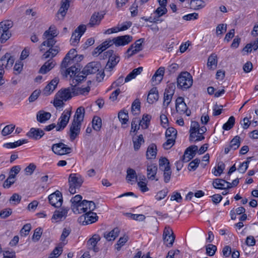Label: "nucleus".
Here are the masks:
<instances>
[{"mask_svg":"<svg viewBox=\"0 0 258 258\" xmlns=\"http://www.w3.org/2000/svg\"><path fill=\"white\" fill-rule=\"evenodd\" d=\"M59 33L56 27L54 25L50 26L49 29L45 31L43 34V38L46 39L39 46V50L44 53L42 59L52 58L58 53L59 49L58 46H54L56 41L54 37Z\"/></svg>","mask_w":258,"mask_h":258,"instance_id":"f257e3e1","label":"nucleus"},{"mask_svg":"<svg viewBox=\"0 0 258 258\" xmlns=\"http://www.w3.org/2000/svg\"><path fill=\"white\" fill-rule=\"evenodd\" d=\"M126 179L128 183L133 184L137 181L138 186L141 191L145 192V176L144 175L138 174L137 175L136 171L131 168H128L126 171Z\"/></svg>","mask_w":258,"mask_h":258,"instance_id":"f03ea898","label":"nucleus"},{"mask_svg":"<svg viewBox=\"0 0 258 258\" xmlns=\"http://www.w3.org/2000/svg\"><path fill=\"white\" fill-rule=\"evenodd\" d=\"M73 97L71 88L68 87L60 90L55 95L53 105L56 108L62 107L64 101L71 99Z\"/></svg>","mask_w":258,"mask_h":258,"instance_id":"7ed1b4c3","label":"nucleus"},{"mask_svg":"<svg viewBox=\"0 0 258 258\" xmlns=\"http://www.w3.org/2000/svg\"><path fill=\"white\" fill-rule=\"evenodd\" d=\"M14 61V58L9 53H6L0 59V86L5 83V80L3 79V75L5 73L4 68L7 69L11 68Z\"/></svg>","mask_w":258,"mask_h":258,"instance_id":"20e7f679","label":"nucleus"},{"mask_svg":"<svg viewBox=\"0 0 258 258\" xmlns=\"http://www.w3.org/2000/svg\"><path fill=\"white\" fill-rule=\"evenodd\" d=\"M192 83V77L189 73L186 71L181 72L177 77V86L183 90L189 88Z\"/></svg>","mask_w":258,"mask_h":258,"instance_id":"39448f33","label":"nucleus"},{"mask_svg":"<svg viewBox=\"0 0 258 258\" xmlns=\"http://www.w3.org/2000/svg\"><path fill=\"white\" fill-rule=\"evenodd\" d=\"M96 208L95 204L93 201L83 200L77 206L72 208L75 214L87 213L88 212L94 211Z\"/></svg>","mask_w":258,"mask_h":258,"instance_id":"423d86ee","label":"nucleus"},{"mask_svg":"<svg viewBox=\"0 0 258 258\" xmlns=\"http://www.w3.org/2000/svg\"><path fill=\"white\" fill-rule=\"evenodd\" d=\"M69 191L73 195L76 192V189H78L81 186L83 180L79 174L72 173L69 176Z\"/></svg>","mask_w":258,"mask_h":258,"instance_id":"0eeeda50","label":"nucleus"},{"mask_svg":"<svg viewBox=\"0 0 258 258\" xmlns=\"http://www.w3.org/2000/svg\"><path fill=\"white\" fill-rule=\"evenodd\" d=\"M13 22L7 20L0 23V40L1 43L5 42L11 36L9 29L13 26Z\"/></svg>","mask_w":258,"mask_h":258,"instance_id":"6e6552de","label":"nucleus"},{"mask_svg":"<svg viewBox=\"0 0 258 258\" xmlns=\"http://www.w3.org/2000/svg\"><path fill=\"white\" fill-rule=\"evenodd\" d=\"M72 114L71 108L65 109L58 118L56 131L57 132L63 130L69 123Z\"/></svg>","mask_w":258,"mask_h":258,"instance_id":"1a4fd4ad","label":"nucleus"},{"mask_svg":"<svg viewBox=\"0 0 258 258\" xmlns=\"http://www.w3.org/2000/svg\"><path fill=\"white\" fill-rule=\"evenodd\" d=\"M113 50H109L105 52L106 57L108 56V61L105 67L106 71H111L119 61L118 56L113 54Z\"/></svg>","mask_w":258,"mask_h":258,"instance_id":"9d476101","label":"nucleus"},{"mask_svg":"<svg viewBox=\"0 0 258 258\" xmlns=\"http://www.w3.org/2000/svg\"><path fill=\"white\" fill-rule=\"evenodd\" d=\"M51 150L53 153L58 155H63L72 152V149L62 143L52 145Z\"/></svg>","mask_w":258,"mask_h":258,"instance_id":"9b49d317","label":"nucleus"},{"mask_svg":"<svg viewBox=\"0 0 258 258\" xmlns=\"http://www.w3.org/2000/svg\"><path fill=\"white\" fill-rule=\"evenodd\" d=\"M49 203L55 208L60 207L63 202L62 194L57 190L53 193L50 194L48 197Z\"/></svg>","mask_w":258,"mask_h":258,"instance_id":"f8f14e48","label":"nucleus"},{"mask_svg":"<svg viewBox=\"0 0 258 258\" xmlns=\"http://www.w3.org/2000/svg\"><path fill=\"white\" fill-rule=\"evenodd\" d=\"M144 40L143 38L140 39L132 44L126 50L125 57L129 58L141 51L143 48L142 44Z\"/></svg>","mask_w":258,"mask_h":258,"instance_id":"ddd939ff","label":"nucleus"},{"mask_svg":"<svg viewBox=\"0 0 258 258\" xmlns=\"http://www.w3.org/2000/svg\"><path fill=\"white\" fill-rule=\"evenodd\" d=\"M86 30V26L81 25L78 27L73 33L71 38L72 45H76L80 41V39Z\"/></svg>","mask_w":258,"mask_h":258,"instance_id":"4468645a","label":"nucleus"},{"mask_svg":"<svg viewBox=\"0 0 258 258\" xmlns=\"http://www.w3.org/2000/svg\"><path fill=\"white\" fill-rule=\"evenodd\" d=\"M163 238L164 244L168 247H171L173 245L175 237L171 229L169 227H165Z\"/></svg>","mask_w":258,"mask_h":258,"instance_id":"2eb2a0df","label":"nucleus"},{"mask_svg":"<svg viewBox=\"0 0 258 258\" xmlns=\"http://www.w3.org/2000/svg\"><path fill=\"white\" fill-rule=\"evenodd\" d=\"M175 108L176 111L180 114L185 113L187 116H189L190 114V111L187 110V107L184 101V98L182 97H178L176 99Z\"/></svg>","mask_w":258,"mask_h":258,"instance_id":"dca6fc26","label":"nucleus"},{"mask_svg":"<svg viewBox=\"0 0 258 258\" xmlns=\"http://www.w3.org/2000/svg\"><path fill=\"white\" fill-rule=\"evenodd\" d=\"M101 65L99 62L92 61L87 64L83 70V74L86 76L95 74L100 69Z\"/></svg>","mask_w":258,"mask_h":258,"instance_id":"f3484780","label":"nucleus"},{"mask_svg":"<svg viewBox=\"0 0 258 258\" xmlns=\"http://www.w3.org/2000/svg\"><path fill=\"white\" fill-rule=\"evenodd\" d=\"M81 125V123L72 121L69 133L71 141H74L80 134Z\"/></svg>","mask_w":258,"mask_h":258,"instance_id":"a211bd4d","label":"nucleus"},{"mask_svg":"<svg viewBox=\"0 0 258 258\" xmlns=\"http://www.w3.org/2000/svg\"><path fill=\"white\" fill-rule=\"evenodd\" d=\"M98 216H97L96 213L91 212H88L87 213H85L83 216H82L80 218V222H82V220L84 219V221H82V224L84 225H88L92 224L98 220Z\"/></svg>","mask_w":258,"mask_h":258,"instance_id":"6ab92c4d","label":"nucleus"},{"mask_svg":"<svg viewBox=\"0 0 258 258\" xmlns=\"http://www.w3.org/2000/svg\"><path fill=\"white\" fill-rule=\"evenodd\" d=\"M198 151V146L196 145L190 146L185 151L184 155L182 157V161L187 162L192 159L196 155V153Z\"/></svg>","mask_w":258,"mask_h":258,"instance_id":"aec40b11","label":"nucleus"},{"mask_svg":"<svg viewBox=\"0 0 258 258\" xmlns=\"http://www.w3.org/2000/svg\"><path fill=\"white\" fill-rule=\"evenodd\" d=\"M132 39V36L125 35L114 38L113 39V43H114L116 46H124L131 42Z\"/></svg>","mask_w":258,"mask_h":258,"instance_id":"412c9836","label":"nucleus"},{"mask_svg":"<svg viewBox=\"0 0 258 258\" xmlns=\"http://www.w3.org/2000/svg\"><path fill=\"white\" fill-rule=\"evenodd\" d=\"M165 68L160 67L155 73L151 79V83L153 86L158 85L162 80L164 74Z\"/></svg>","mask_w":258,"mask_h":258,"instance_id":"4be33fe9","label":"nucleus"},{"mask_svg":"<svg viewBox=\"0 0 258 258\" xmlns=\"http://www.w3.org/2000/svg\"><path fill=\"white\" fill-rule=\"evenodd\" d=\"M144 125H145V114L143 115L142 120L138 118H134L131 123V132L137 131L141 126L143 128Z\"/></svg>","mask_w":258,"mask_h":258,"instance_id":"5701e85b","label":"nucleus"},{"mask_svg":"<svg viewBox=\"0 0 258 258\" xmlns=\"http://www.w3.org/2000/svg\"><path fill=\"white\" fill-rule=\"evenodd\" d=\"M213 185L215 188L227 189L231 187V183L223 179L217 178L213 182Z\"/></svg>","mask_w":258,"mask_h":258,"instance_id":"b1692460","label":"nucleus"},{"mask_svg":"<svg viewBox=\"0 0 258 258\" xmlns=\"http://www.w3.org/2000/svg\"><path fill=\"white\" fill-rule=\"evenodd\" d=\"M159 98L158 90L156 87H154L149 90L146 100L149 104H152L156 102Z\"/></svg>","mask_w":258,"mask_h":258,"instance_id":"393cba45","label":"nucleus"},{"mask_svg":"<svg viewBox=\"0 0 258 258\" xmlns=\"http://www.w3.org/2000/svg\"><path fill=\"white\" fill-rule=\"evenodd\" d=\"M100 237L98 234H94L91 238L87 241L88 248L90 250H92L94 252H98L99 248L97 247L96 245L98 241L100 240Z\"/></svg>","mask_w":258,"mask_h":258,"instance_id":"a878e982","label":"nucleus"},{"mask_svg":"<svg viewBox=\"0 0 258 258\" xmlns=\"http://www.w3.org/2000/svg\"><path fill=\"white\" fill-rule=\"evenodd\" d=\"M44 135V131L40 128H31L30 131L27 134L29 138L34 140H39Z\"/></svg>","mask_w":258,"mask_h":258,"instance_id":"bb28decb","label":"nucleus"},{"mask_svg":"<svg viewBox=\"0 0 258 258\" xmlns=\"http://www.w3.org/2000/svg\"><path fill=\"white\" fill-rule=\"evenodd\" d=\"M59 82V79L57 78H54L43 90L44 94L46 95H50L55 89L57 85Z\"/></svg>","mask_w":258,"mask_h":258,"instance_id":"cd10ccee","label":"nucleus"},{"mask_svg":"<svg viewBox=\"0 0 258 258\" xmlns=\"http://www.w3.org/2000/svg\"><path fill=\"white\" fill-rule=\"evenodd\" d=\"M157 154V146L154 143L149 145L146 150V158L148 159H154L156 158Z\"/></svg>","mask_w":258,"mask_h":258,"instance_id":"c85d7f7f","label":"nucleus"},{"mask_svg":"<svg viewBox=\"0 0 258 258\" xmlns=\"http://www.w3.org/2000/svg\"><path fill=\"white\" fill-rule=\"evenodd\" d=\"M103 18V15L99 13H94L90 18V22L88 24V26L92 27L95 25H98Z\"/></svg>","mask_w":258,"mask_h":258,"instance_id":"c756f323","label":"nucleus"},{"mask_svg":"<svg viewBox=\"0 0 258 258\" xmlns=\"http://www.w3.org/2000/svg\"><path fill=\"white\" fill-rule=\"evenodd\" d=\"M199 127L200 124L198 122L196 121H191L189 130L190 135L189 140L190 142H192L195 140V139L196 138V134L199 130Z\"/></svg>","mask_w":258,"mask_h":258,"instance_id":"7c9ffc66","label":"nucleus"},{"mask_svg":"<svg viewBox=\"0 0 258 258\" xmlns=\"http://www.w3.org/2000/svg\"><path fill=\"white\" fill-rule=\"evenodd\" d=\"M69 209L67 208H61L60 210H56L54 211L52 216V219L57 221L61 220L62 218L65 219L67 216Z\"/></svg>","mask_w":258,"mask_h":258,"instance_id":"2f4dec72","label":"nucleus"},{"mask_svg":"<svg viewBox=\"0 0 258 258\" xmlns=\"http://www.w3.org/2000/svg\"><path fill=\"white\" fill-rule=\"evenodd\" d=\"M56 63L52 59H49L46 61L41 67L39 72L40 74H45L50 71L55 65Z\"/></svg>","mask_w":258,"mask_h":258,"instance_id":"473e14b6","label":"nucleus"},{"mask_svg":"<svg viewBox=\"0 0 258 258\" xmlns=\"http://www.w3.org/2000/svg\"><path fill=\"white\" fill-rule=\"evenodd\" d=\"M85 112V108L83 107H78L74 116L73 121L82 123L84 120Z\"/></svg>","mask_w":258,"mask_h":258,"instance_id":"72a5a7b5","label":"nucleus"},{"mask_svg":"<svg viewBox=\"0 0 258 258\" xmlns=\"http://www.w3.org/2000/svg\"><path fill=\"white\" fill-rule=\"evenodd\" d=\"M119 232L120 229L116 227L109 232H105L104 237L108 241H113L118 236Z\"/></svg>","mask_w":258,"mask_h":258,"instance_id":"f704fd0d","label":"nucleus"},{"mask_svg":"<svg viewBox=\"0 0 258 258\" xmlns=\"http://www.w3.org/2000/svg\"><path fill=\"white\" fill-rule=\"evenodd\" d=\"M51 116L50 113L41 110L39 111L36 115L37 120L40 123H44L49 120Z\"/></svg>","mask_w":258,"mask_h":258,"instance_id":"c9c22d12","label":"nucleus"},{"mask_svg":"<svg viewBox=\"0 0 258 258\" xmlns=\"http://www.w3.org/2000/svg\"><path fill=\"white\" fill-rule=\"evenodd\" d=\"M147 176L149 179L154 180L156 181L158 179H155L157 171V166L156 164H152L148 165L147 167Z\"/></svg>","mask_w":258,"mask_h":258,"instance_id":"e433bc0d","label":"nucleus"},{"mask_svg":"<svg viewBox=\"0 0 258 258\" xmlns=\"http://www.w3.org/2000/svg\"><path fill=\"white\" fill-rule=\"evenodd\" d=\"M205 6L206 3L203 0H191L190 2V8L194 10H199Z\"/></svg>","mask_w":258,"mask_h":258,"instance_id":"4c0bfd02","label":"nucleus"},{"mask_svg":"<svg viewBox=\"0 0 258 258\" xmlns=\"http://www.w3.org/2000/svg\"><path fill=\"white\" fill-rule=\"evenodd\" d=\"M80 69L77 68L76 66H72L68 69L64 70L62 73L66 77L69 75L71 78H73L80 72Z\"/></svg>","mask_w":258,"mask_h":258,"instance_id":"58836bf2","label":"nucleus"},{"mask_svg":"<svg viewBox=\"0 0 258 258\" xmlns=\"http://www.w3.org/2000/svg\"><path fill=\"white\" fill-rule=\"evenodd\" d=\"M28 142L27 140H19L14 143H8L4 144L3 146L6 148H15Z\"/></svg>","mask_w":258,"mask_h":258,"instance_id":"ea45409f","label":"nucleus"},{"mask_svg":"<svg viewBox=\"0 0 258 258\" xmlns=\"http://www.w3.org/2000/svg\"><path fill=\"white\" fill-rule=\"evenodd\" d=\"M67 242H60L57 246L53 250L51 255L56 258L58 257L62 252V248L66 244Z\"/></svg>","mask_w":258,"mask_h":258,"instance_id":"a19ab883","label":"nucleus"},{"mask_svg":"<svg viewBox=\"0 0 258 258\" xmlns=\"http://www.w3.org/2000/svg\"><path fill=\"white\" fill-rule=\"evenodd\" d=\"M92 127L96 131H99L102 126V120L99 116H95L92 119Z\"/></svg>","mask_w":258,"mask_h":258,"instance_id":"79ce46f5","label":"nucleus"},{"mask_svg":"<svg viewBox=\"0 0 258 258\" xmlns=\"http://www.w3.org/2000/svg\"><path fill=\"white\" fill-rule=\"evenodd\" d=\"M166 6L160 5V7H158L155 12V14L157 16V18H154L153 19V21L156 22L158 21V19L165 14L167 12V10L166 8Z\"/></svg>","mask_w":258,"mask_h":258,"instance_id":"37998d69","label":"nucleus"},{"mask_svg":"<svg viewBox=\"0 0 258 258\" xmlns=\"http://www.w3.org/2000/svg\"><path fill=\"white\" fill-rule=\"evenodd\" d=\"M217 56L215 54H212L208 58L207 66L210 69H212L213 67L215 68L217 65Z\"/></svg>","mask_w":258,"mask_h":258,"instance_id":"c03bdc74","label":"nucleus"},{"mask_svg":"<svg viewBox=\"0 0 258 258\" xmlns=\"http://www.w3.org/2000/svg\"><path fill=\"white\" fill-rule=\"evenodd\" d=\"M144 140L142 135H140L137 137L133 138L134 147L135 150H138L140 149L141 145L144 143Z\"/></svg>","mask_w":258,"mask_h":258,"instance_id":"a18cd8bd","label":"nucleus"},{"mask_svg":"<svg viewBox=\"0 0 258 258\" xmlns=\"http://www.w3.org/2000/svg\"><path fill=\"white\" fill-rule=\"evenodd\" d=\"M141 102L139 99H136L133 102L132 105V112L134 114H137L140 113Z\"/></svg>","mask_w":258,"mask_h":258,"instance_id":"49530a36","label":"nucleus"},{"mask_svg":"<svg viewBox=\"0 0 258 258\" xmlns=\"http://www.w3.org/2000/svg\"><path fill=\"white\" fill-rule=\"evenodd\" d=\"M225 164L222 162H219L217 167H215L214 171L212 173L216 176H219L225 169Z\"/></svg>","mask_w":258,"mask_h":258,"instance_id":"de8ad7c7","label":"nucleus"},{"mask_svg":"<svg viewBox=\"0 0 258 258\" xmlns=\"http://www.w3.org/2000/svg\"><path fill=\"white\" fill-rule=\"evenodd\" d=\"M235 119L234 116H230L228 121L225 123L223 125V129L226 131H228L231 129L234 124H235Z\"/></svg>","mask_w":258,"mask_h":258,"instance_id":"09e8293b","label":"nucleus"},{"mask_svg":"<svg viewBox=\"0 0 258 258\" xmlns=\"http://www.w3.org/2000/svg\"><path fill=\"white\" fill-rule=\"evenodd\" d=\"M118 117L121 122L122 124H125L128 120V115L127 111H120L118 113Z\"/></svg>","mask_w":258,"mask_h":258,"instance_id":"8fccbe9b","label":"nucleus"},{"mask_svg":"<svg viewBox=\"0 0 258 258\" xmlns=\"http://www.w3.org/2000/svg\"><path fill=\"white\" fill-rule=\"evenodd\" d=\"M240 138L238 136H236L231 141L230 145L231 147L233 148V150H235L238 149L240 145Z\"/></svg>","mask_w":258,"mask_h":258,"instance_id":"3c124183","label":"nucleus"},{"mask_svg":"<svg viewBox=\"0 0 258 258\" xmlns=\"http://www.w3.org/2000/svg\"><path fill=\"white\" fill-rule=\"evenodd\" d=\"M177 133V132L175 128L172 127H169L166 130L165 136L166 138L176 139Z\"/></svg>","mask_w":258,"mask_h":258,"instance_id":"603ef678","label":"nucleus"},{"mask_svg":"<svg viewBox=\"0 0 258 258\" xmlns=\"http://www.w3.org/2000/svg\"><path fill=\"white\" fill-rule=\"evenodd\" d=\"M159 168L162 170L166 167H170V163L166 157H162L159 161Z\"/></svg>","mask_w":258,"mask_h":258,"instance_id":"864d4df0","label":"nucleus"},{"mask_svg":"<svg viewBox=\"0 0 258 258\" xmlns=\"http://www.w3.org/2000/svg\"><path fill=\"white\" fill-rule=\"evenodd\" d=\"M163 171L164 181L165 183H168L171 178V170L170 167H166L165 169H162Z\"/></svg>","mask_w":258,"mask_h":258,"instance_id":"5fc2aeb1","label":"nucleus"},{"mask_svg":"<svg viewBox=\"0 0 258 258\" xmlns=\"http://www.w3.org/2000/svg\"><path fill=\"white\" fill-rule=\"evenodd\" d=\"M207 131V128L205 126H203L201 127H199V130L197 131L198 134L199 136H198V138L195 139V141L193 142H198L202 140H203L205 139L204 136L203 135Z\"/></svg>","mask_w":258,"mask_h":258,"instance_id":"6e6d98bb","label":"nucleus"},{"mask_svg":"<svg viewBox=\"0 0 258 258\" xmlns=\"http://www.w3.org/2000/svg\"><path fill=\"white\" fill-rule=\"evenodd\" d=\"M217 250V247L215 245L209 244L206 246V253L209 256H213Z\"/></svg>","mask_w":258,"mask_h":258,"instance_id":"4d7b16f0","label":"nucleus"},{"mask_svg":"<svg viewBox=\"0 0 258 258\" xmlns=\"http://www.w3.org/2000/svg\"><path fill=\"white\" fill-rule=\"evenodd\" d=\"M73 61H74L71 60L70 58L65 56L61 64V73H62L64 70H67V68L69 67V65H71L73 62Z\"/></svg>","mask_w":258,"mask_h":258,"instance_id":"13d9d810","label":"nucleus"},{"mask_svg":"<svg viewBox=\"0 0 258 258\" xmlns=\"http://www.w3.org/2000/svg\"><path fill=\"white\" fill-rule=\"evenodd\" d=\"M167 140L166 142L163 144V147L165 150L170 149L175 144V139L172 138H167Z\"/></svg>","mask_w":258,"mask_h":258,"instance_id":"bf43d9fd","label":"nucleus"},{"mask_svg":"<svg viewBox=\"0 0 258 258\" xmlns=\"http://www.w3.org/2000/svg\"><path fill=\"white\" fill-rule=\"evenodd\" d=\"M128 237L127 236H124L123 237H121L119 240L117 241V243L116 244V249L119 251L120 250L121 247L124 245V244L128 240Z\"/></svg>","mask_w":258,"mask_h":258,"instance_id":"052dcab7","label":"nucleus"},{"mask_svg":"<svg viewBox=\"0 0 258 258\" xmlns=\"http://www.w3.org/2000/svg\"><path fill=\"white\" fill-rule=\"evenodd\" d=\"M15 126L13 124H9L6 125L2 130V134L4 136H6L12 133L15 129Z\"/></svg>","mask_w":258,"mask_h":258,"instance_id":"680f3d73","label":"nucleus"},{"mask_svg":"<svg viewBox=\"0 0 258 258\" xmlns=\"http://www.w3.org/2000/svg\"><path fill=\"white\" fill-rule=\"evenodd\" d=\"M82 197L80 195H76L72 198L71 202L72 203V208L77 206L80 203L82 202Z\"/></svg>","mask_w":258,"mask_h":258,"instance_id":"e2e57ef3","label":"nucleus"},{"mask_svg":"<svg viewBox=\"0 0 258 258\" xmlns=\"http://www.w3.org/2000/svg\"><path fill=\"white\" fill-rule=\"evenodd\" d=\"M69 8L68 7L65 8L63 7V6L61 5V7H60L57 14V18L59 19L62 20L64 17L66 16Z\"/></svg>","mask_w":258,"mask_h":258,"instance_id":"0e129e2a","label":"nucleus"},{"mask_svg":"<svg viewBox=\"0 0 258 258\" xmlns=\"http://www.w3.org/2000/svg\"><path fill=\"white\" fill-rule=\"evenodd\" d=\"M42 234V229L40 227L37 228L35 230L32 236V239L34 241H38Z\"/></svg>","mask_w":258,"mask_h":258,"instance_id":"69168bd1","label":"nucleus"},{"mask_svg":"<svg viewBox=\"0 0 258 258\" xmlns=\"http://www.w3.org/2000/svg\"><path fill=\"white\" fill-rule=\"evenodd\" d=\"M14 175L13 174L10 175L8 178L5 180L3 184L4 188H9L11 185L15 182Z\"/></svg>","mask_w":258,"mask_h":258,"instance_id":"338daca9","label":"nucleus"},{"mask_svg":"<svg viewBox=\"0 0 258 258\" xmlns=\"http://www.w3.org/2000/svg\"><path fill=\"white\" fill-rule=\"evenodd\" d=\"M31 229V225L29 223L24 225L20 231V233L22 236H26L28 235L29 231Z\"/></svg>","mask_w":258,"mask_h":258,"instance_id":"774afa93","label":"nucleus"}]
</instances>
